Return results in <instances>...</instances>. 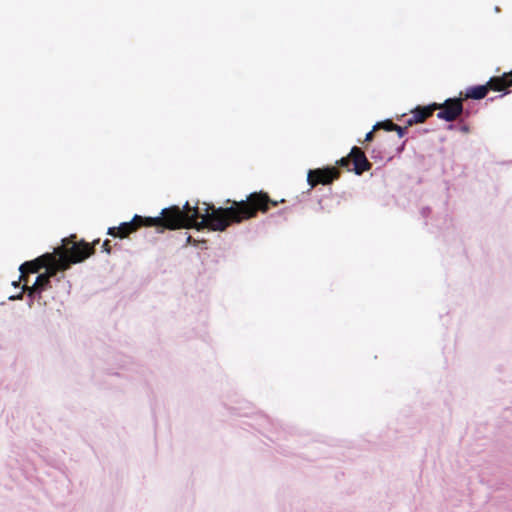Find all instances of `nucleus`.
Listing matches in <instances>:
<instances>
[{"mask_svg":"<svg viewBox=\"0 0 512 512\" xmlns=\"http://www.w3.org/2000/svg\"><path fill=\"white\" fill-rule=\"evenodd\" d=\"M229 203L231 205L226 207V227L256 217L258 212L266 213L270 207L278 205L277 201L272 200L267 193L262 191L251 193L246 200L226 199V204Z\"/></svg>","mask_w":512,"mask_h":512,"instance_id":"obj_1","label":"nucleus"},{"mask_svg":"<svg viewBox=\"0 0 512 512\" xmlns=\"http://www.w3.org/2000/svg\"><path fill=\"white\" fill-rule=\"evenodd\" d=\"M197 209L194 214L190 215L187 212L181 211L177 205L170 206L162 209L160 216L147 217L146 227H155L158 232L165 230H177L182 228H193L197 218Z\"/></svg>","mask_w":512,"mask_h":512,"instance_id":"obj_2","label":"nucleus"},{"mask_svg":"<svg viewBox=\"0 0 512 512\" xmlns=\"http://www.w3.org/2000/svg\"><path fill=\"white\" fill-rule=\"evenodd\" d=\"M99 240L93 241L92 244L84 240L76 241V235H71L62 240V245L55 248L56 254L68 262V266L84 261L95 253V245Z\"/></svg>","mask_w":512,"mask_h":512,"instance_id":"obj_3","label":"nucleus"},{"mask_svg":"<svg viewBox=\"0 0 512 512\" xmlns=\"http://www.w3.org/2000/svg\"><path fill=\"white\" fill-rule=\"evenodd\" d=\"M197 209V218L194 227L199 229L209 228L214 231H224V208L220 207L215 209L214 206L203 203V207L190 206L189 202H186L181 211L187 212V214H194V210Z\"/></svg>","mask_w":512,"mask_h":512,"instance_id":"obj_4","label":"nucleus"},{"mask_svg":"<svg viewBox=\"0 0 512 512\" xmlns=\"http://www.w3.org/2000/svg\"><path fill=\"white\" fill-rule=\"evenodd\" d=\"M340 177V171L336 167H325L309 170L307 182L313 188L319 184L329 185Z\"/></svg>","mask_w":512,"mask_h":512,"instance_id":"obj_5","label":"nucleus"},{"mask_svg":"<svg viewBox=\"0 0 512 512\" xmlns=\"http://www.w3.org/2000/svg\"><path fill=\"white\" fill-rule=\"evenodd\" d=\"M437 117L447 122L455 121L463 112V99L449 98L443 104H437Z\"/></svg>","mask_w":512,"mask_h":512,"instance_id":"obj_6","label":"nucleus"},{"mask_svg":"<svg viewBox=\"0 0 512 512\" xmlns=\"http://www.w3.org/2000/svg\"><path fill=\"white\" fill-rule=\"evenodd\" d=\"M490 90L501 92L502 86H501V80L498 79L497 76L491 77L490 80L485 85H478V86H472L468 87L464 93H461V96L463 95L462 99H475L480 100L486 97L488 92Z\"/></svg>","mask_w":512,"mask_h":512,"instance_id":"obj_7","label":"nucleus"},{"mask_svg":"<svg viewBox=\"0 0 512 512\" xmlns=\"http://www.w3.org/2000/svg\"><path fill=\"white\" fill-rule=\"evenodd\" d=\"M47 260H53V255L50 253H45L32 261H27L21 264V266L19 267L20 281L23 282V285L25 287H27V284L29 283L28 274L38 273L40 269L44 268V266L47 263Z\"/></svg>","mask_w":512,"mask_h":512,"instance_id":"obj_8","label":"nucleus"},{"mask_svg":"<svg viewBox=\"0 0 512 512\" xmlns=\"http://www.w3.org/2000/svg\"><path fill=\"white\" fill-rule=\"evenodd\" d=\"M147 217L135 215L130 222L121 223L118 227H110L108 234L113 237L126 238L140 227L146 226Z\"/></svg>","mask_w":512,"mask_h":512,"instance_id":"obj_9","label":"nucleus"},{"mask_svg":"<svg viewBox=\"0 0 512 512\" xmlns=\"http://www.w3.org/2000/svg\"><path fill=\"white\" fill-rule=\"evenodd\" d=\"M351 163L353 164L352 171L356 175H361L369 171L372 164L368 161L365 153L357 146H354L350 151Z\"/></svg>","mask_w":512,"mask_h":512,"instance_id":"obj_10","label":"nucleus"},{"mask_svg":"<svg viewBox=\"0 0 512 512\" xmlns=\"http://www.w3.org/2000/svg\"><path fill=\"white\" fill-rule=\"evenodd\" d=\"M437 110V103H433L428 106H418L413 112L412 116L406 120L407 126H413L414 124L423 123L431 117L434 111Z\"/></svg>","mask_w":512,"mask_h":512,"instance_id":"obj_11","label":"nucleus"},{"mask_svg":"<svg viewBox=\"0 0 512 512\" xmlns=\"http://www.w3.org/2000/svg\"><path fill=\"white\" fill-rule=\"evenodd\" d=\"M51 254L53 255V260H47V263L44 266L46 271L43 273L44 275H47L49 279L56 276L59 271H65L69 269L68 262H65L63 258L59 257L55 250Z\"/></svg>","mask_w":512,"mask_h":512,"instance_id":"obj_12","label":"nucleus"},{"mask_svg":"<svg viewBox=\"0 0 512 512\" xmlns=\"http://www.w3.org/2000/svg\"><path fill=\"white\" fill-rule=\"evenodd\" d=\"M50 287V279L47 277V275L40 274L37 276L36 281L34 284L29 287H25L23 285V290L28 292V295H32L34 293H41L42 291L48 289Z\"/></svg>","mask_w":512,"mask_h":512,"instance_id":"obj_13","label":"nucleus"},{"mask_svg":"<svg viewBox=\"0 0 512 512\" xmlns=\"http://www.w3.org/2000/svg\"><path fill=\"white\" fill-rule=\"evenodd\" d=\"M501 80L502 90L505 91L512 87V71L504 73L502 76H497Z\"/></svg>","mask_w":512,"mask_h":512,"instance_id":"obj_14","label":"nucleus"},{"mask_svg":"<svg viewBox=\"0 0 512 512\" xmlns=\"http://www.w3.org/2000/svg\"><path fill=\"white\" fill-rule=\"evenodd\" d=\"M383 129L385 131H392L393 129H396L394 127V123L391 120H385L381 122H377L374 125V130Z\"/></svg>","mask_w":512,"mask_h":512,"instance_id":"obj_15","label":"nucleus"},{"mask_svg":"<svg viewBox=\"0 0 512 512\" xmlns=\"http://www.w3.org/2000/svg\"><path fill=\"white\" fill-rule=\"evenodd\" d=\"M336 164L340 167L347 168L348 171H352V169L349 168L351 164L350 153L346 157H342L340 160H338Z\"/></svg>","mask_w":512,"mask_h":512,"instance_id":"obj_16","label":"nucleus"},{"mask_svg":"<svg viewBox=\"0 0 512 512\" xmlns=\"http://www.w3.org/2000/svg\"><path fill=\"white\" fill-rule=\"evenodd\" d=\"M394 127L396 129H393L392 131H396L398 136L400 138H402L405 135L408 126L406 125V127H401V126H399V125L394 123Z\"/></svg>","mask_w":512,"mask_h":512,"instance_id":"obj_17","label":"nucleus"},{"mask_svg":"<svg viewBox=\"0 0 512 512\" xmlns=\"http://www.w3.org/2000/svg\"><path fill=\"white\" fill-rule=\"evenodd\" d=\"M102 249H103V251H105L108 254L111 252V246H110V241L109 240H105L103 242Z\"/></svg>","mask_w":512,"mask_h":512,"instance_id":"obj_18","label":"nucleus"},{"mask_svg":"<svg viewBox=\"0 0 512 512\" xmlns=\"http://www.w3.org/2000/svg\"><path fill=\"white\" fill-rule=\"evenodd\" d=\"M375 131H376V130H374V129H373L372 131H370V132H368V133L366 134V136H365V141H366V142H370V141H372V140H373V138H374V132H375Z\"/></svg>","mask_w":512,"mask_h":512,"instance_id":"obj_19","label":"nucleus"},{"mask_svg":"<svg viewBox=\"0 0 512 512\" xmlns=\"http://www.w3.org/2000/svg\"><path fill=\"white\" fill-rule=\"evenodd\" d=\"M20 282H21L20 280H19L18 282H13V285H14L15 287H18Z\"/></svg>","mask_w":512,"mask_h":512,"instance_id":"obj_20","label":"nucleus"}]
</instances>
